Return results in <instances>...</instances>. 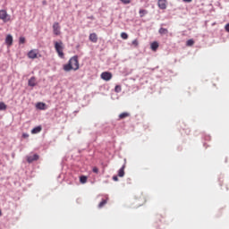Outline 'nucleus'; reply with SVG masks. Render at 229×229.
<instances>
[{
    "mask_svg": "<svg viewBox=\"0 0 229 229\" xmlns=\"http://www.w3.org/2000/svg\"><path fill=\"white\" fill-rule=\"evenodd\" d=\"M28 56H29V58H31L32 60H34V58H37V51H35V50H30V51L28 53Z\"/></svg>",
    "mask_w": 229,
    "mask_h": 229,
    "instance_id": "obj_12",
    "label": "nucleus"
},
{
    "mask_svg": "<svg viewBox=\"0 0 229 229\" xmlns=\"http://www.w3.org/2000/svg\"><path fill=\"white\" fill-rule=\"evenodd\" d=\"M80 69V61H78V55H74L70 58L68 64L64 65V71L69 72L70 71H78Z\"/></svg>",
    "mask_w": 229,
    "mask_h": 229,
    "instance_id": "obj_1",
    "label": "nucleus"
},
{
    "mask_svg": "<svg viewBox=\"0 0 229 229\" xmlns=\"http://www.w3.org/2000/svg\"><path fill=\"white\" fill-rule=\"evenodd\" d=\"M93 173H95L96 174H98V173H99V169L98 167H93L92 169Z\"/></svg>",
    "mask_w": 229,
    "mask_h": 229,
    "instance_id": "obj_27",
    "label": "nucleus"
},
{
    "mask_svg": "<svg viewBox=\"0 0 229 229\" xmlns=\"http://www.w3.org/2000/svg\"><path fill=\"white\" fill-rule=\"evenodd\" d=\"M100 76L105 81H110L112 80V73L110 72H104Z\"/></svg>",
    "mask_w": 229,
    "mask_h": 229,
    "instance_id": "obj_4",
    "label": "nucleus"
},
{
    "mask_svg": "<svg viewBox=\"0 0 229 229\" xmlns=\"http://www.w3.org/2000/svg\"><path fill=\"white\" fill-rule=\"evenodd\" d=\"M2 214H3V212H2L1 209H0V216H2Z\"/></svg>",
    "mask_w": 229,
    "mask_h": 229,
    "instance_id": "obj_33",
    "label": "nucleus"
},
{
    "mask_svg": "<svg viewBox=\"0 0 229 229\" xmlns=\"http://www.w3.org/2000/svg\"><path fill=\"white\" fill-rule=\"evenodd\" d=\"M121 90H122L121 86H119V85L115 86L114 92L119 93V92H121Z\"/></svg>",
    "mask_w": 229,
    "mask_h": 229,
    "instance_id": "obj_23",
    "label": "nucleus"
},
{
    "mask_svg": "<svg viewBox=\"0 0 229 229\" xmlns=\"http://www.w3.org/2000/svg\"><path fill=\"white\" fill-rule=\"evenodd\" d=\"M80 182H81V183H87V176L81 175L80 177Z\"/></svg>",
    "mask_w": 229,
    "mask_h": 229,
    "instance_id": "obj_20",
    "label": "nucleus"
},
{
    "mask_svg": "<svg viewBox=\"0 0 229 229\" xmlns=\"http://www.w3.org/2000/svg\"><path fill=\"white\" fill-rule=\"evenodd\" d=\"M36 108H38V110H46V104L43 102H38L36 104Z\"/></svg>",
    "mask_w": 229,
    "mask_h": 229,
    "instance_id": "obj_10",
    "label": "nucleus"
},
{
    "mask_svg": "<svg viewBox=\"0 0 229 229\" xmlns=\"http://www.w3.org/2000/svg\"><path fill=\"white\" fill-rule=\"evenodd\" d=\"M126 117H130L129 113H122L119 114V119H126Z\"/></svg>",
    "mask_w": 229,
    "mask_h": 229,
    "instance_id": "obj_17",
    "label": "nucleus"
},
{
    "mask_svg": "<svg viewBox=\"0 0 229 229\" xmlns=\"http://www.w3.org/2000/svg\"><path fill=\"white\" fill-rule=\"evenodd\" d=\"M146 13H148V12L146 10L140 9V17H144V15H146Z\"/></svg>",
    "mask_w": 229,
    "mask_h": 229,
    "instance_id": "obj_21",
    "label": "nucleus"
},
{
    "mask_svg": "<svg viewBox=\"0 0 229 229\" xmlns=\"http://www.w3.org/2000/svg\"><path fill=\"white\" fill-rule=\"evenodd\" d=\"M107 203L106 199H103L99 204H98V208H103L104 206H106Z\"/></svg>",
    "mask_w": 229,
    "mask_h": 229,
    "instance_id": "obj_19",
    "label": "nucleus"
},
{
    "mask_svg": "<svg viewBox=\"0 0 229 229\" xmlns=\"http://www.w3.org/2000/svg\"><path fill=\"white\" fill-rule=\"evenodd\" d=\"M113 180H114V182H119V178L115 175L113 176Z\"/></svg>",
    "mask_w": 229,
    "mask_h": 229,
    "instance_id": "obj_29",
    "label": "nucleus"
},
{
    "mask_svg": "<svg viewBox=\"0 0 229 229\" xmlns=\"http://www.w3.org/2000/svg\"><path fill=\"white\" fill-rule=\"evenodd\" d=\"M89 19H94V16L89 17Z\"/></svg>",
    "mask_w": 229,
    "mask_h": 229,
    "instance_id": "obj_34",
    "label": "nucleus"
},
{
    "mask_svg": "<svg viewBox=\"0 0 229 229\" xmlns=\"http://www.w3.org/2000/svg\"><path fill=\"white\" fill-rule=\"evenodd\" d=\"M29 87H36L37 86V79L35 77H31L28 81Z\"/></svg>",
    "mask_w": 229,
    "mask_h": 229,
    "instance_id": "obj_8",
    "label": "nucleus"
},
{
    "mask_svg": "<svg viewBox=\"0 0 229 229\" xmlns=\"http://www.w3.org/2000/svg\"><path fill=\"white\" fill-rule=\"evenodd\" d=\"M132 46H135V47H137V46H139V41L137 39H134L132 41Z\"/></svg>",
    "mask_w": 229,
    "mask_h": 229,
    "instance_id": "obj_26",
    "label": "nucleus"
},
{
    "mask_svg": "<svg viewBox=\"0 0 229 229\" xmlns=\"http://www.w3.org/2000/svg\"><path fill=\"white\" fill-rule=\"evenodd\" d=\"M22 137H24V139H27L28 137H30V135L28 133H23Z\"/></svg>",
    "mask_w": 229,
    "mask_h": 229,
    "instance_id": "obj_30",
    "label": "nucleus"
},
{
    "mask_svg": "<svg viewBox=\"0 0 229 229\" xmlns=\"http://www.w3.org/2000/svg\"><path fill=\"white\" fill-rule=\"evenodd\" d=\"M19 42H20V44H24V42H26V38L21 37Z\"/></svg>",
    "mask_w": 229,
    "mask_h": 229,
    "instance_id": "obj_24",
    "label": "nucleus"
},
{
    "mask_svg": "<svg viewBox=\"0 0 229 229\" xmlns=\"http://www.w3.org/2000/svg\"><path fill=\"white\" fill-rule=\"evenodd\" d=\"M157 6L160 10H165L167 8V0H158Z\"/></svg>",
    "mask_w": 229,
    "mask_h": 229,
    "instance_id": "obj_5",
    "label": "nucleus"
},
{
    "mask_svg": "<svg viewBox=\"0 0 229 229\" xmlns=\"http://www.w3.org/2000/svg\"><path fill=\"white\" fill-rule=\"evenodd\" d=\"M0 21H3V22H8L10 21V14H8L6 10H0Z\"/></svg>",
    "mask_w": 229,
    "mask_h": 229,
    "instance_id": "obj_3",
    "label": "nucleus"
},
{
    "mask_svg": "<svg viewBox=\"0 0 229 229\" xmlns=\"http://www.w3.org/2000/svg\"><path fill=\"white\" fill-rule=\"evenodd\" d=\"M121 37L123 38V40H126V38H128V34L126 32H122Z\"/></svg>",
    "mask_w": 229,
    "mask_h": 229,
    "instance_id": "obj_22",
    "label": "nucleus"
},
{
    "mask_svg": "<svg viewBox=\"0 0 229 229\" xmlns=\"http://www.w3.org/2000/svg\"><path fill=\"white\" fill-rule=\"evenodd\" d=\"M150 47L152 51H156L157 49H158V42L154 41L153 43H151Z\"/></svg>",
    "mask_w": 229,
    "mask_h": 229,
    "instance_id": "obj_14",
    "label": "nucleus"
},
{
    "mask_svg": "<svg viewBox=\"0 0 229 229\" xmlns=\"http://www.w3.org/2000/svg\"><path fill=\"white\" fill-rule=\"evenodd\" d=\"M183 3H192V0H182Z\"/></svg>",
    "mask_w": 229,
    "mask_h": 229,
    "instance_id": "obj_32",
    "label": "nucleus"
},
{
    "mask_svg": "<svg viewBox=\"0 0 229 229\" xmlns=\"http://www.w3.org/2000/svg\"><path fill=\"white\" fill-rule=\"evenodd\" d=\"M123 4H130V0H121Z\"/></svg>",
    "mask_w": 229,
    "mask_h": 229,
    "instance_id": "obj_28",
    "label": "nucleus"
},
{
    "mask_svg": "<svg viewBox=\"0 0 229 229\" xmlns=\"http://www.w3.org/2000/svg\"><path fill=\"white\" fill-rule=\"evenodd\" d=\"M5 43L7 44V46H12V44H13V37H12V35H7L5 38Z\"/></svg>",
    "mask_w": 229,
    "mask_h": 229,
    "instance_id": "obj_9",
    "label": "nucleus"
},
{
    "mask_svg": "<svg viewBox=\"0 0 229 229\" xmlns=\"http://www.w3.org/2000/svg\"><path fill=\"white\" fill-rule=\"evenodd\" d=\"M187 46H194V40L189 39V40L187 41Z\"/></svg>",
    "mask_w": 229,
    "mask_h": 229,
    "instance_id": "obj_25",
    "label": "nucleus"
},
{
    "mask_svg": "<svg viewBox=\"0 0 229 229\" xmlns=\"http://www.w3.org/2000/svg\"><path fill=\"white\" fill-rule=\"evenodd\" d=\"M40 131H42V126H37V127H35V128H33L32 130H31V133L33 134V135H35V134H37V133H40Z\"/></svg>",
    "mask_w": 229,
    "mask_h": 229,
    "instance_id": "obj_11",
    "label": "nucleus"
},
{
    "mask_svg": "<svg viewBox=\"0 0 229 229\" xmlns=\"http://www.w3.org/2000/svg\"><path fill=\"white\" fill-rule=\"evenodd\" d=\"M225 30H227V32L229 33V23L225 25Z\"/></svg>",
    "mask_w": 229,
    "mask_h": 229,
    "instance_id": "obj_31",
    "label": "nucleus"
},
{
    "mask_svg": "<svg viewBox=\"0 0 229 229\" xmlns=\"http://www.w3.org/2000/svg\"><path fill=\"white\" fill-rule=\"evenodd\" d=\"M38 159V155H37V154H34V155H32V156H28L27 157V162L29 163V164H31L32 162H35V161H37Z\"/></svg>",
    "mask_w": 229,
    "mask_h": 229,
    "instance_id": "obj_7",
    "label": "nucleus"
},
{
    "mask_svg": "<svg viewBox=\"0 0 229 229\" xmlns=\"http://www.w3.org/2000/svg\"><path fill=\"white\" fill-rule=\"evenodd\" d=\"M118 176H120V178H123V176H124V165L119 169Z\"/></svg>",
    "mask_w": 229,
    "mask_h": 229,
    "instance_id": "obj_16",
    "label": "nucleus"
},
{
    "mask_svg": "<svg viewBox=\"0 0 229 229\" xmlns=\"http://www.w3.org/2000/svg\"><path fill=\"white\" fill-rule=\"evenodd\" d=\"M55 49L58 54L59 58H64V43L62 41H55Z\"/></svg>",
    "mask_w": 229,
    "mask_h": 229,
    "instance_id": "obj_2",
    "label": "nucleus"
},
{
    "mask_svg": "<svg viewBox=\"0 0 229 229\" xmlns=\"http://www.w3.org/2000/svg\"><path fill=\"white\" fill-rule=\"evenodd\" d=\"M158 33L160 35H167V33H169V30H167V29H165V28H160L158 30Z\"/></svg>",
    "mask_w": 229,
    "mask_h": 229,
    "instance_id": "obj_15",
    "label": "nucleus"
},
{
    "mask_svg": "<svg viewBox=\"0 0 229 229\" xmlns=\"http://www.w3.org/2000/svg\"><path fill=\"white\" fill-rule=\"evenodd\" d=\"M53 31H54V34L55 35H60V23L58 22H55L53 24Z\"/></svg>",
    "mask_w": 229,
    "mask_h": 229,
    "instance_id": "obj_6",
    "label": "nucleus"
},
{
    "mask_svg": "<svg viewBox=\"0 0 229 229\" xmlns=\"http://www.w3.org/2000/svg\"><path fill=\"white\" fill-rule=\"evenodd\" d=\"M89 40L91 42H98V35L96 33H91L89 35Z\"/></svg>",
    "mask_w": 229,
    "mask_h": 229,
    "instance_id": "obj_13",
    "label": "nucleus"
},
{
    "mask_svg": "<svg viewBox=\"0 0 229 229\" xmlns=\"http://www.w3.org/2000/svg\"><path fill=\"white\" fill-rule=\"evenodd\" d=\"M6 108H8L6 104H4V102H0V111L6 110Z\"/></svg>",
    "mask_w": 229,
    "mask_h": 229,
    "instance_id": "obj_18",
    "label": "nucleus"
}]
</instances>
